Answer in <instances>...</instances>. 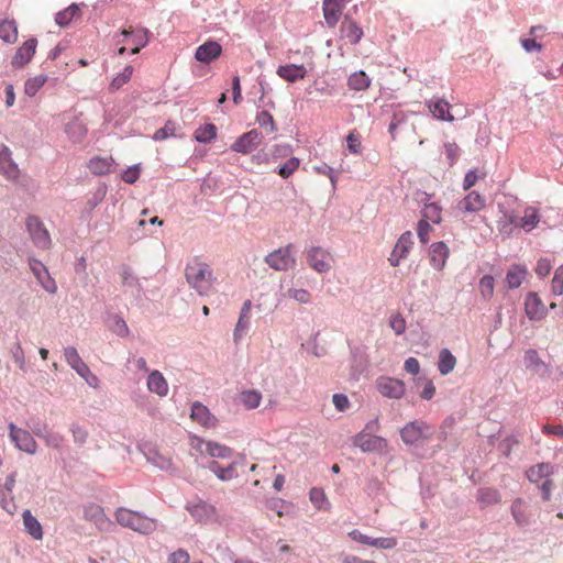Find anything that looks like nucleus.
Instances as JSON below:
<instances>
[{"label":"nucleus","mask_w":563,"mask_h":563,"mask_svg":"<svg viewBox=\"0 0 563 563\" xmlns=\"http://www.w3.org/2000/svg\"><path fill=\"white\" fill-rule=\"evenodd\" d=\"M185 275L187 283L198 295L208 296L213 290L214 277L207 263L194 258L187 264Z\"/></svg>","instance_id":"1"},{"label":"nucleus","mask_w":563,"mask_h":563,"mask_svg":"<svg viewBox=\"0 0 563 563\" xmlns=\"http://www.w3.org/2000/svg\"><path fill=\"white\" fill-rule=\"evenodd\" d=\"M115 519L120 526L142 534H150L157 529L156 519L126 508H119L115 512Z\"/></svg>","instance_id":"2"},{"label":"nucleus","mask_w":563,"mask_h":563,"mask_svg":"<svg viewBox=\"0 0 563 563\" xmlns=\"http://www.w3.org/2000/svg\"><path fill=\"white\" fill-rule=\"evenodd\" d=\"M64 356L66 363L81 377L85 382L93 388L99 385V378L91 373L88 365L81 360L78 351L74 346L64 349Z\"/></svg>","instance_id":"3"},{"label":"nucleus","mask_w":563,"mask_h":563,"mask_svg":"<svg viewBox=\"0 0 563 563\" xmlns=\"http://www.w3.org/2000/svg\"><path fill=\"white\" fill-rule=\"evenodd\" d=\"M265 263L277 272L287 271L296 265L294 256V245L288 244L285 247H279L265 257Z\"/></svg>","instance_id":"4"},{"label":"nucleus","mask_w":563,"mask_h":563,"mask_svg":"<svg viewBox=\"0 0 563 563\" xmlns=\"http://www.w3.org/2000/svg\"><path fill=\"white\" fill-rule=\"evenodd\" d=\"M25 227L35 247L40 250H48L51 247L52 240L49 233L37 217H27Z\"/></svg>","instance_id":"5"},{"label":"nucleus","mask_w":563,"mask_h":563,"mask_svg":"<svg viewBox=\"0 0 563 563\" xmlns=\"http://www.w3.org/2000/svg\"><path fill=\"white\" fill-rule=\"evenodd\" d=\"M185 508L198 523H210L217 519V510L214 506L202 499L197 498L195 500H189Z\"/></svg>","instance_id":"6"},{"label":"nucleus","mask_w":563,"mask_h":563,"mask_svg":"<svg viewBox=\"0 0 563 563\" xmlns=\"http://www.w3.org/2000/svg\"><path fill=\"white\" fill-rule=\"evenodd\" d=\"M353 445L360 448L364 453H382L387 448L388 442L383 437L358 432L353 438Z\"/></svg>","instance_id":"7"},{"label":"nucleus","mask_w":563,"mask_h":563,"mask_svg":"<svg viewBox=\"0 0 563 563\" xmlns=\"http://www.w3.org/2000/svg\"><path fill=\"white\" fill-rule=\"evenodd\" d=\"M431 434V428L423 421H410L401 430V440L407 445L417 444L423 439H428Z\"/></svg>","instance_id":"8"},{"label":"nucleus","mask_w":563,"mask_h":563,"mask_svg":"<svg viewBox=\"0 0 563 563\" xmlns=\"http://www.w3.org/2000/svg\"><path fill=\"white\" fill-rule=\"evenodd\" d=\"M9 437L14 445L29 454H34L37 450V443L34 440L32 433L27 430L18 428L13 422H10L9 426Z\"/></svg>","instance_id":"9"},{"label":"nucleus","mask_w":563,"mask_h":563,"mask_svg":"<svg viewBox=\"0 0 563 563\" xmlns=\"http://www.w3.org/2000/svg\"><path fill=\"white\" fill-rule=\"evenodd\" d=\"M148 30L144 27L139 29H124L120 36L121 40H118L119 43H126L132 46L131 54L135 55L140 52L141 48L145 47L148 43Z\"/></svg>","instance_id":"10"},{"label":"nucleus","mask_w":563,"mask_h":563,"mask_svg":"<svg viewBox=\"0 0 563 563\" xmlns=\"http://www.w3.org/2000/svg\"><path fill=\"white\" fill-rule=\"evenodd\" d=\"M525 313L530 321H540L548 314V309L539 295L530 291L525 297Z\"/></svg>","instance_id":"11"},{"label":"nucleus","mask_w":563,"mask_h":563,"mask_svg":"<svg viewBox=\"0 0 563 563\" xmlns=\"http://www.w3.org/2000/svg\"><path fill=\"white\" fill-rule=\"evenodd\" d=\"M29 266L41 286L49 294H55L57 286L55 280L49 276L46 266L38 260L30 257Z\"/></svg>","instance_id":"12"},{"label":"nucleus","mask_w":563,"mask_h":563,"mask_svg":"<svg viewBox=\"0 0 563 563\" xmlns=\"http://www.w3.org/2000/svg\"><path fill=\"white\" fill-rule=\"evenodd\" d=\"M262 142V133L253 129L236 139L231 150L241 154L253 152Z\"/></svg>","instance_id":"13"},{"label":"nucleus","mask_w":563,"mask_h":563,"mask_svg":"<svg viewBox=\"0 0 563 563\" xmlns=\"http://www.w3.org/2000/svg\"><path fill=\"white\" fill-rule=\"evenodd\" d=\"M307 262L316 272L323 274L331 269L329 253L320 246H311L306 251Z\"/></svg>","instance_id":"14"},{"label":"nucleus","mask_w":563,"mask_h":563,"mask_svg":"<svg viewBox=\"0 0 563 563\" xmlns=\"http://www.w3.org/2000/svg\"><path fill=\"white\" fill-rule=\"evenodd\" d=\"M349 536L352 538V540H354L358 543L371 545V547H374L377 549L390 550L397 545V539L394 537L372 538L369 536L362 533L357 529L352 530L349 533Z\"/></svg>","instance_id":"15"},{"label":"nucleus","mask_w":563,"mask_h":563,"mask_svg":"<svg viewBox=\"0 0 563 563\" xmlns=\"http://www.w3.org/2000/svg\"><path fill=\"white\" fill-rule=\"evenodd\" d=\"M377 389L384 397L399 399L404 396L406 387L402 380L380 377L377 380Z\"/></svg>","instance_id":"16"},{"label":"nucleus","mask_w":563,"mask_h":563,"mask_svg":"<svg viewBox=\"0 0 563 563\" xmlns=\"http://www.w3.org/2000/svg\"><path fill=\"white\" fill-rule=\"evenodd\" d=\"M36 46L37 40L35 37L25 41L12 57L11 65L14 68H22L27 65L36 52Z\"/></svg>","instance_id":"17"},{"label":"nucleus","mask_w":563,"mask_h":563,"mask_svg":"<svg viewBox=\"0 0 563 563\" xmlns=\"http://www.w3.org/2000/svg\"><path fill=\"white\" fill-rule=\"evenodd\" d=\"M19 173L20 169L12 159L11 150L4 144H0V174L8 179H15Z\"/></svg>","instance_id":"18"},{"label":"nucleus","mask_w":563,"mask_h":563,"mask_svg":"<svg viewBox=\"0 0 563 563\" xmlns=\"http://www.w3.org/2000/svg\"><path fill=\"white\" fill-rule=\"evenodd\" d=\"M222 53V47L217 41H207L196 48L195 58L201 63H210Z\"/></svg>","instance_id":"19"},{"label":"nucleus","mask_w":563,"mask_h":563,"mask_svg":"<svg viewBox=\"0 0 563 563\" xmlns=\"http://www.w3.org/2000/svg\"><path fill=\"white\" fill-rule=\"evenodd\" d=\"M347 2L349 0H323V15L330 27L339 22L341 12Z\"/></svg>","instance_id":"20"},{"label":"nucleus","mask_w":563,"mask_h":563,"mask_svg":"<svg viewBox=\"0 0 563 563\" xmlns=\"http://www.w3.org/2000/svg\"><path fill=\"white\" fill-rule=\"evenodd\" d=\"M190 417L194 421L201 424L205 428H213L217 423V418L210 412L208 407L199 401H195L191 405Z\"/></svg>","instance_id":"21"},{"label":"nucleus","mask_w":563,"mask_h":563,"mask_svg":"<svg viewBox=\"0 0 563 563\" xmlns=\"http://www.w3.org/2000/svg\"><path fill=\"white\" fill-rule=\"evenodd\" d=\"M429 255L431 266L437 271H441L445 266L449 247L442 241L434 242L430 245Z\"/></svg>","instance_id":"22"},{"label":"nucleus","mask_w":563,"mask_h":563,"mask_svg":"<svg viewBox=\"0 0 563 563\" xmlns=\"http://www.w3.org/2000/svg\"><path fill=\"white\" fill-rule=\"evenodd\" d=\"M427 106L432 115L441 121L452 122L454 117L450 113V104L442 98H433L427 101Z\"/></svg>","instance_id":"23"},{"label":"nucleus","mask_w":563,"mask_h":563,"mask_svg":"<svg viewBox=\"0 0 563 563\" xmlns=\"http://www.w3.org/2000/svg\"><path fill=\"white\" fill-rule=\"evenodd\" d=\"M277 75L288 82H296L303 79L307 75V69L303 65L287 64L280 65L277 68Z\"/></svg>","instance_id":"24"},{"label":"nucleus","mask_w":563,"mask_h":563,"mask_svg":"<svg viewBox=\"0 0 563 563\" xmlns=\"http://www.w3.org/2000/svg\"><path fill=\"white\" fill-rule=\"evenodd\" d=\"M143 454L146 461L156 466L157 468L165 472L174 471L172 460L169 457L162 455L155 448L148 446L144 449Z\"/></svg>","instance_id":"25"},{"label":"nucleus","mask_w":563,"mask_h":563,"mask_svg":"<svg viewBox=\"0 0 563 563\" xmlns=\"http://www.w3.org/2000/svg\"><path fill=\"white\" fill-rule=\"evenodd\" d=\"M341 33L344 38H346L352 45L357 44L362 36L363 30L358 26L352 19L347 15L344 16V20L341 24Z\"/></svg>","instance_id":"26"},{"label":"nucleus","mask_w":563,"mask_h":563,"mask_svg":"<svg viewBox=\"0 0 563 563\" xmlns=\"http://www.w3.org/2000/svg\"><path fill=\"white\" fill-rule=\"evenodd\" d=\"M147 388L159 397H165L168 394V384L163 374L156 369L148 374Z\"/></svg>","instance_id":"27"},{"label":"nucleus","mask_w":563,"mask_h":563,"mask_svg":"<svg viewBox=\"0 0 563 563\" xmlns=\"http://www.w3.org/2000/svg\"><path fill=\"white\" fill-rule=\"evenodd\" d=\"M463 212H476L485 207V199L477 191H471L457 205Z\"/></svg>","instance_id":"28"},{"label":"nucleus","mask_w":563,"mask_h":563,"mask_svg":"<svg viewBox=\"0 0 563 563\" xmlns=\"http://www.w3.org/2000/svg\"><path fill=\"white\" fill-rule=\"evenodd\" d=\"M541 222L539 210L534 207H527L523 211V217L518 219V227L525 232H531Z\"/></svg>","instance_id":"29"},{"label":"nucleus","mask_w":563,"mask_h":563,"mask_svg":"<svg viewBox=\"0 0 563 563\" xmlns=\"http://www.w3.org/2000/svg\"><path fill=\"white\" fill-rule=\"evenodd\" d=\"M120 276L123 286L133 289L136 297H140L143 292V287L140 283L139 277L134 274L132 268L128 265H123L120 269Z\"/></svg>","instance_id":"30"},{"label":"nucleus","mask_w":563,"mask_h":563,"mask_svg":"<svg viewBox=\"0 0 563 563\" xmlns=\"http://www.w3.org/2000/svg\"><path fill=\"white\" fill-rule=\"evenodd\" d=\"M208 470L217 475L220 481L228 482L238 477V471L234 463L227 466L220 465L217 461H211L208 464Z\"/></svg>","instance_id":"31"},{"label":"nucleus","mask_w":563,"mask_h":563,"mask_svg":"<svg viewBox=\"0 0 563 563\" xmlns=\"http://www.w3.org/2000/svg\"><path fill=\"white\" fill-rule=\"evenodd\" d=\"M201 445L205 448L201 449V451L206 452L212 457L218 459H231L233 455V450L229 446H225L223 444H220L218 442L213 441H202Z\"/></svg>","instance_id":"32"},{"label":"nucleus","mask_w":563,"mask_h":563,"mask_svg":"<svg viewBox=\"0 0 563 563\" xmlns=\"http://www.w3.org/2000/svg\"><path fill=\"white\" fill-rule=\"evenodd\" d=\"M523 363L527 369L536 374H543L547 372L545 363L540 358L536 350H528L523 357Z\"/></svg>","instance_id":"33"},{"label":"nucleus","mask_w":563,"mask_h":563,"mask_svg":"<svg viewBox=\"0 0 563 563\" xmlns=\"http://www.w3.org/2000/svg\"><path fill=\"white\" fill-rule=\"evenodd\" d=\"M527 276V269L521 265H511L506 274V283L509 288L515 289L521 286Z\"/></svg>","instance_id":"34"},{"label":"nucleus","mask_w":563,"mask_h":563,"mask_svg":"<svg viewBox=\"0 0 563 563\" xmlns=\"http://www.w3.org/2000/svg\"><path fill=\"white\" fill-rule=\"evenodd\" d=\"M22 518L26 532L35 540H41L43 538V530L38 520L31 514L30 510H24Z\"/></svg>","instance_id":"35"},{"label":"nucleus","mask_w":563,"mask_h":563,"mask_svg":"<svg viewBox=\"0 0 563 563\" xmlns=\"http://www.w3.org/2000/svg\"><path fill=\"white\" fill-rule=\"evenodd\" d=\"M456 365V358L449 349L439 352L438 371L441 375L450 374Z\"/></svg>","instance_id":"36"},{"label":"nucleus","mask_w":563,"mask_h":563,"mask_svg":"<svg viewBox=\"0 0 563 563\" xmlns=\"http://www.w3.org/2000/svg\"><path fill=\"white\" fill-rule=\"evenodd\" d=\"M517 227L518 218L514 213H504L497 221L498 231L504 238H509Z\"/></svg>","instance_id":"37"},{"label":"nucleus","mask_w":563,"mask_h":563,"mask_svg":"<svg viewBox=\"0 0 563 563\" xmlns=\"http://www.w3.org/2000/svg\"><path fill=\"white\" fill-rule=\"evenodd\" d=\"M369 85L371 79L363 70L353 73L347 79V86L352 90L363 91L367 89Z\"/></svg>","instance_id":"38"},{"label":"nucleus","mask_w":563,"mask_h":563,"mask_svg":"<svg viewBox=\"0 0 563 563\" xmlns=\"http://www.w3.org/2000/svg\"><path fill=\"white\" fill-rule=\"evenodd\" d=\"M113 159L102 158V157H93L89 161L88 167L90 172L95 175H104L112 170Z\"/></svg>","instance_id":"39"},{"label":"nucleus","mask_w":563,"mask_h":563,"mask_svg":"<svg viewBox=\"0 0 563 563\" xmlns=\"http://www.w3.org/2000/svg\"><path fill=\"white\" fill-rule=\"evenodd\" d=\"M0 38L7 43H14L18 38V26L14 20L0 21Z\"/></svg>","instance_id":"40"},{"label":"nucleus","mask_w":563,"mask_h":563,"mask_svg":"<svg viewBox=\"0 0 563 563\" xmlns=\"http://www.w3.org/2000/svg\"><path fill=\"white\" fill-rule=\"evenodd\" d=\"M262 394L256 389L244 390L239 395V401L246 409H255L260 406Z\"/></svg>","instance_id":"41"},{"label":"nucleus","mask_w":563,"mask_h":563,"mask_svg":"<svg viewBox=\"0 0 563 563\" xmlns=\"http://www.w3.org/2000/svg\"><path fill=\"white\" fill-rule=\"evenodd\" d=\"M79 14V7L76 3H71L66 9L59 11L55 15V22L62 26H67L77 15Z\"/></svg>","instance_id":"42"},{"label":"nucleus","mask_w":563,"mask_h":563,"mask_svg":"<svg viewBox=\"0 0 563 563\" xmlns=\"http://www.w3.org/2000/svg\"><path fill=\"white\" fill-rule=\"evenodd\" d=\"M553 473V465L550 463H540L530 467L527 476L530 482H538L543 477H548Z\"/></svg>","instance_id":"43"},{"label":"nucleus","mask_w":563,"mask_h":563,"mask_svg":"<svg viewBox=\"0 0 563 563\" xmlns=\"http://www.w3.org/2000/svg\"><path fill=\"white\" fill-rule=\"evenodd\" d=\"M217 136V128L213 123H207L196 129L194 137L199 143H209Z\"/></svg>","instance_id":"44"},{"label":"nucleus","mask_w":563,"mask_h":563,"mask_svg":"<svg viewBox=\"0 0 563 563\" xmlns=\"http://www.w3.org/2000/svg\"><path fill=\"white\" fill-rule=\"evenodd\" d=\"M441 207L437 203V202H430V203H427L424 205L421 213H422V219L421 220H426L427 222H432V223H440L441 222Z\"/></svg>","instance_id":"45"},{"label":"nucleus","mask_w":563,"mask_h":563,"mask_svg":"<svg viewBox=\"0 0 563 563\" xmlns=\"http://www.w3.org/2000/svg\"><path fill=\"white\" fill-rule=\"evenodd\" d=\"M413 244V235L410 231H407L400 235L395 247L394 253H399L400 256L407 257L411 246Z\"/></svg>","instance_id":"46"},{"label":"nucleus","mask_w":563,"mask_h":563,"mask_svg":"<svg viewBox=\"0 0 563 563\" xmlns=\"http://www.w3.org/2000/svg\"><path fill=\"white\" fill-rule=\"evenodd\" d=\"M69 432L71 433L73 441L77 446L81 448L82 445L86 444L89 437V432L84 426L77 422H73L69 426Z\"/></svg>","instance_id":"47"},{"label":"nucleus","mask_w":563,"mask_h":563,"mask_svg":"<svg viewBox=\"0 0 563 563\" xmlns=\"http://www.w3.org/2000/svg\"><path fill=\"white\" fill-rule=\"evenodd\" d=\"M251 325V316L240 314L233 331V340L239 343L247 333Z\"/></svg>","instance_id":"48"},{"label":"nucleus","mask_w":563,"mask_h":563,"mask_svg":"<svg viewBox=\"0 0 563 563\" xmlns=\"http://www.w3.org/2000/svg\"><path fill=\"white\" fill-rule=\"evenodd\" d=\"M46 81V75H37L35 77L29 78L24 85L25 95L29 97H34Z\"/></svg>","instance_id":"49"},{"label":"nucleus","mask_w":563,"mask_h":563,"mask_svg":"<svg viewBox=\"0 0 563 563\" xmlns=\"http://www.w3.org/2000/svg\"><path fill=\"white\" fill-rule=\"evenodd\" d=\"M477 499L483 505H495L500 501V494L495 488H481L478 490Z\"/></svg>","instance_id":"50"},{"label":"nucleus","mask_w":563,"mask_h":563,"mask_svg":"<svg viewBox=\"0 0 563 563\" xmlns=\"http://www.w3.org/2000/svg\"><path fill=\"white\" fill-rule=\"evenodd\" d=\"M177 128H178V125L176 122L168 120L163 128L158 129L153 134V140L154 141H163L170 136H177V133H176Z\"/></svg>","instance_id":"51"},{"label":"nucleus","mask_w":563,"mask_h":563,"mask_svg":"<svg viewBox=\"0 0 563 563\" xmlns=\"http://www.w3.org/2000/svg\"><path fill=\"white\" fill-rule=\"evenodd\" d=\"M42 440L47 446L59 450L64 444L65 438L62 433L56 432L49 428L47 432L42 437Z\"/></svg>","instance_id":"52"},{"label":"nucleus","mask_w":563,"mask_h":563,"mask_svg":"<svg viewBox=\"0 0 563 563\" xmlns=\"http://www.w3.org/2000/svg\"><path fill=\"white\" fill-rule=\"evenodd\" d=\"M110 330L120 338H125L130 334V329L124 319L118 314L112 317Z\"/></svg>","instance_id":"53"},{"label":"nucleus","mask_w":563,"mask_h":563,"mask_svg":"<svg viewBox=\"0 0 563 563\" xmlns=\"http://www.w3.org/2000/svg\"><path fill=\"white\" fill-rule=\"evenodd\" d=\"M511 515L515 519V521L519 526H526L529 523V520L526 516L525 509H523V503L521 499H516L511 505Z\"/></svg>","instance_id":"54"},{"label":"nucleus","mask_w":563,"mask_h":563,"mask_svg":"<svg viewBox=\"0 0 563 563\" xmlns=\"http://www.w3.org/2000/svg\"><path fill=\"white\" fill-rule=\"evenodd\" d=\"M310 500L318 509H328L330 506L324 492L318 487L311 488Z\"/></svg>","instance_id":"55"},{"label":"nucleus","mask_w":563,"mask_h":563,"mask_svg":"<svg viewBox=\"0 0 563 563\" xmlns=\"http://www.w3.org/2000/svg\"><path fill=\"white\" fill-rule=\"evenodd\" d=\"M256 122L258 125L266 130L267 133H273L276 130V125L272 114L268 111H261L256 115Z\"/></svg>","instance_id":"56"},{"label":"nucleus","mask_w":563,"mask_h":563,"mask_svg":"<svg viewBox=\"0 0 563 563\" xmlns=\"http://www.w3.org/2000/svg\"><path fill=\"white\" fill-rule=\"evenodd\" d=\"M133 74L132 66H125L124 69L114 77L110 84V89L117 90L120 89L124 84H126Z\"/></svg>","instance_id":"57"},{"label":"nucleus","mask_w":563,"mask_h":563,"mask_svg":"<svg viewBox=\"0 0 563 563\" xmlns=\"http://www.w3.org/2000/svg\"><path fill=\"white\" fill-rule=\"evenodd\" d=\"M299 167V159L290 157L283 165L279 166L277 173L283 178H288Z\"/></svg>","instance_id":"58"},{"label":"nucleus","mask_w":563,"mask_h":563,"mask_svg":"<svg viewBox=\"0 0 563 563\" xmlns=\"http://www.w3.org/2000/svg\"><path fill=\"white\" fill-rule=\"evenodd\" d=\"M286 297L292 298L300 303H308L311 299V295L306 289L289 288L285 292Z\"/></svg>","instance_id":"59"},{"label":"nucleus","mask_w":563,"mask_h":563,"mask_svg":"<svg viewBox=\"0 0 563 563\" xmlns=\"http://www.w3.org/2000/svg\"><path fill=\"white\" fill-rule=\"evenodd\" d=\"M27 427L30 428V430L32 431V434H34L35 437L42 439V437L44 435V433L47 432V430L49 429L48 424L41 421L40 419L37 418H33L31 419L29 422H27Z\"/></svg>","instance_id":"60"},{"label":"nucleus","mask_w":563,"mask_h":563,"mask_svg":"<svg viewBox=\"0 0 563 563\" xmlns=\"http://www.w3.org/2000/svg\"><path fill=\"white\" fill-rule=\"evenodd\" d=\"M551 289L554 296H561L563 294V264L556 268L554 273Z\"/></svg>","instance_id":"61"},{"label":"nucleus","mask_w":563,"mask_h":563,"mask_svg":"<svg viewBox=\"0 0 563 563\" xmlns=\"http://www.w3.org/2000/svg\"><path fill=\"white\" fill-rule=\"evenodd\" d=\"M66 132L75 142H79L85 135L86 129L78 122H71L67 124Z\"/></svg>","instance_id":"62"},{"label":"nucleus","mask_w":563,"mask_h":563,"mask_svg":"<svg viewBox=\"0 0 563 563\" xmlns=\"http://www.w3.org/2000/svg\"><path fill=\"white\" fill-rule=\"evenodd\" d=\"M495 280L490 275H485L479 280L481 291L484 298H490L494 292Z\"/></svg>","instance_id":"63"},{"label":"nucleus","mask_w":563,"mask_h":563,"mask_svg":"<svg viewBox=\"0 0 563 563\" xmlns=\"http://www.w3.org/2000/svg\"><path fill=\"white\" fill-rule=\"evenodd\" d=\"M432 230V227L426 220H420L417 224V235L419 241L422 244H427L429 242V233Z\"/></svg>","instance_id":"64"}]
</instances>
